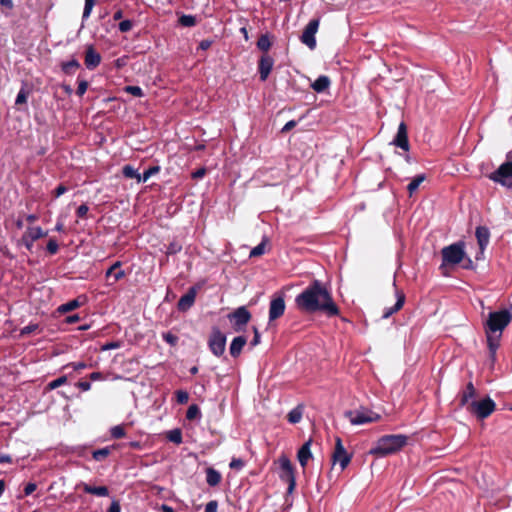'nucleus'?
<instances>
[{
    "label": "nucleus",
    "instance_id": "obj_58",
    "mask_svg": "<svg viewBox=\"0 0 512 512\" xmlns=\"http://www.w3.org/2000/svg\"><path fill=\"white\" fill-rule=\"evenodd\" d=\"M120 347L119 342H109L102 346V350H112V349H118Z\"/></svg>",
    "mask_w": 512,
    "mask_h": 512
},
{
    "label": "nucleus",
    "instance_id": "obj_15",
    "mask_svg": "<svg viewBox=\"0 0 512 512\" xmlns=\"http://www.w3.org/2000/svg\"><path fill=\"white\" fill-rule=\"evenodd\" d=\"M285 311L284 298L279 296L271 300L269 306V321H274L281 317Z\"/></svg>",
    "mask_w": 512,
    "mask_h": 512
},
{
    "label": "nucleus",
    "instance_id": "obj_53",
    "mask_svg": "<svg viewBox=\"0 0 512 512\" xmlns=\"http://www.w3.org/2000/svg\"><path fill=\"white\" fill-rule=\"evenodd\" d=\"M27 101V93L24 89H21L16 97L15 103L17 105L26 103Z\"/></svg>",
    "mask_w": 512,
    "mask_h": 512
},
{
    "label": "nucleus",
    "instance_id": "obj_29",
    "mask_svg": "<svg viewBox=\"0 0 512 512\" xmlns=\"http://www.w3.org/2000/svg\"><path fill=\"white\" fill-rule=\"evenodd\" d=\"M221 479V474L217 470H215L212 467L206 469V482L209 486H217L220 483Z\"/></svg>",
    "mask_w": 512,
    "mask_h": 512
},
{
    "label": "nucleus",
    "instance_id": "obj_52",
    "mask_svg": "<svg viewBox=\"0 0 512 512\" xmlns=\"http://www.w3.org/2000/svg\"><path fill=\"white\" fill-rule=\"evenodd\" d=\"M229 466L231 469L240 470L244 467V461L240 458H233Z\"/></svg>",
    "mask_w": 512,
    "mask_h": 512
},
{
    "label": "nucleus",
    "instance_id": "obj_61",
    "mask_svg": "<svg viewBox=\"0 0 512 512\" xmlns=\"http://www.w3.org/2000/svg\"><path fill=\"white\" fill-rule=\"evenodd\" d=\"M108 512H121V507L118 501H112Z\"/></svg>",
    "mask_w": 512,
    "mask_h": 512
},
{
    "label": "nucleus",
    "instance_id": "obj_55",
    "mask_svg": "<svg viewBox=\"0 0 512 512\" xmlns=\"http://www.w3.org/2000/svg\"><path fill=\"white\" fill-rule=\"evenodd\" d=\"M253 331H254V337H253L252 341L250 342V345L252 347H255L260 343V333L256 327L253 328Z\"/></svg>",
    "mask_w": 512,
    "mask_h": 512
},
{
    "label": "nucleus",
    "instance_id": "obj_44",
    "mask_svg": "<svg viewBox=\"0 0 512 512\" xmlns=\"http://www.w3.org/2000/svg\"><path fill=\"white\" fill-rule=\"evenodd\" d=\"M39 329V325L36 324V323H30L29 325L23 327L21 330H20V336H26V335H29L31 333H34L36 332L37 330Z\"/></svg>",
    "mask_w": 512,
    "mask_h": 512
},
{
    "label": "nucleus",
    "instance_id": "obj_49",
    "mask_svg": "<svg viewBox=\"0 0 512 512\" xmlns=\"http://www.w3.org/2000/svg\"><path fill=\"white\" fill-rule=\"evenodd\" d=\"M46 250L50 254H55L58 251V243L54 239H50L46 244Z\"/></svg>",
    "mask_w": 512,
    "mask_h": 512
},
{
    "label": "nucleus",
    "instance_id": "obj_8",
    "mask_svg": "<svg viewBox=\"0 0 512 512\" xmlns=\"http://www.w3.org/2000/svg\"><path fill=\"white\" fill-rule=\"evenodd\" d=\"M229 320L232 322L233 329L240 332L251 319V313L245 306L238 307L228 315Z\"/></svg>",
    "mask_w": 512,
    "mask_h": 512
},
{
    "label": "nucleus",
    "instance_id": "obj_1",
    "mask_svg": "<svg viewBox=\"0 0 512 512\" xmlns=\"http://www.w3.org/2000/svg\"><path fill=\"white\" fill-rule=\"evenodd\" d=\"M295 302L298 308L305 312L323 311L328 316H335L339 313V309L333 302L329 291L319 280H315L304 289L296 297Z\"/></svg>",
    "mask_w": 512,
    "mask_h": 512
},
{
    "label": "nucleus",
    "instance_id": "obj_17",
    "mask_svg": "<svg viewBox=\"0 0 512 512\" xmlns=\"http://www.w3.org/2000/svg\"><path fill=\"white\" fill-rule=\"evenodd\" d=\"M273 65H274V60L270 55L265 53L261 56V58L259 60L258 70H259V74H260V79L262 81H265L268 78V76L273 68Z\"/></svg>",
    "mask_w": 512,
    "mask_h": 512
},
{
    "label": "nucleus",
    "instance_id": "obj_20",
    "mask_svg": "<svg viewBox=\"0 0 512 512\" xmlns=\"http://www.w3.org/2000/svg\"><path fill=\"white\" fill-rule=\"evenodd\" d=\"M101 62V56L94 50L92 46H89L85 53V65L88 69L96 68Z\"/></svg>",
    "mask_w": 512,
    "mask_h": 512
},
{
    "label": "nucleus",
    "instance_id": "obj_45",
    "mask_svg": "<svg viewBox=\"0 0 512 512\" xmlns=\"http://www.w3.org/2000/svg\"><path fill=\"white\" fill-rule=\"evenodd\" d=\"M96 0H85V6L84 11L82 15V19L85 20L89 18L91 11L93 9V6L95 5Z\"/></svg>",
    "mask_w": 512,
    "mask_h": 512
},
{
    "label": "nucleus",
    "instance_id": "obj_48",
    "mask_svg": "<svg viewBox=\"0 0 512 512\" xmlns=\"http://www.w3.org/2000/svg\"><path fill=\"white\" fill-rule=\"evenodd\" d=\"M177 402L180 404H186L189 400V394L186 391L178 390L176 392Z\"/></svg>",
    "mask_w": 512,
    "mask_h": 512
},
{
    "label": "nucleus",
    "instance_id": "obj_39",
    "mask_svg": "<svg viewBox=\"0 0 512 512\" xmlns=\"http://www.w3.org/2000/svg\"><path fill=\"white\" fill-rule=\"evenodd\" d=\"M200 416H201V412L197 405L193 404V405L189 406V408L186 412V418L188 420H194V419L200 418Z\"/></svg>",
    "mask_w": 512,
    "mask_h": 512
},
{
    "label": "nucleus",
    "instance_id": "obj_40",
    "mask_svg": "<svg viewBox=\"0 0 512 512\" xmlns=\"http://www.w3.org/2000/svg\"><path fill=\"white\" fill-rule=\"evenodd\" d=\"M77 307H79V302H78V300L75 299V300H71L65 304H62L58 308V311L61 313H66V312L76 309Z\"/></svg>",
    "mask_w": 512,
    "mask_h": 512
},
{
    "label": "nucleus",
    "instance_id": "obj_11",
    "mask_svg": "<svg viewBox=\"0 0 512 512\" xmlns=\"http://www.w3.org/2000/svg\"><path fill=\"white\" fill-rule=\"evenodd\" d=\"M47 235L40 227H30L23 235L20 245H24L29 253H37V250L33 249L34 241Z\"/></svg>",
    "mask_w": 512,
    "mask_h": 512
},
{
    "label": "nucleus",
    "instance_id": "obj_32",
    "mask_svg": "<svg viewBox=\"0 0 512 512\" xmlns=\"http://www.w3.org/2000/svg\"><path fill=\"white\" fill-rule=\"evenodd\" d=\"M166 438L177 445L182 443V432L180 429H172L166 433Z\"/></svg>",
    "mask_w": 512,
    "mask_h": 512
},
{
    "label": "nucleus",
    "instance_id": "obj_3",
    "mask_svg": "<svg viewBox=\"0 0 512 512\" xmlns=\"http://www.w3.org/2000/svg\"><path fill=\"white\" fill-rule=\"evenodd\" d=\"M475 268L476 265L471 258H442V263L439 267L444 276H452L461 270H473Z\"/></svg>",
    "mask_w": 512,
    "mask_h": 512
},
{
    "label": "nucleus",
    "instance_id": "obj_60",
    "mask_svg": "<svg viewBox=\"0 0 512 512\" xmlns=\"http://www.w3.org/2000/svg\"><path fill=\"white\" fill-rule=\"evenodd\" d=\"M296 126V121L295 120H290L288 121L282 128V132L283 133H286V132H289L291 129H293L294 127Z\"/></svg>",
    "mask_w": 512,
    "mask_h": 512
},
{
    "label": "nucleus",
    "instance_id": "obj_19",
    "mask_svg": "<svg viewBox=\"0 0 512 512\" xmlns=\"http://www.w3.org/2000/svg\"><path fill=\"white\" fill-rule=\"evenodd\" d=\"M465 243L458 241L442 249L441 256H465Z\"/></svg>",
    "mask_w": 512,
    "mask_h": 512
},
{
    "label": "nucleus",
    "instance_id": "obj_2",
    "mask_svg": "<svg viewBox=\"0 0 512 512\" xmlns=\"http://www.w3.org/2000/svg\"><path fill=\"white\" fill-rule=\"evenodd\" d=\"M407 441L408 437L402 434L382 436L375 442L369 454L379 458L386 457L401 450Z\"/></svg>",
    "mask_w": 512,
    "mask_h": 512
},
{
    "label": "nucleus",
    "instance_id": "obj_5",
    "mask_svg": "<svg viewBox=\"0 0 512 512\" xmlns=\"http://www.w3.org/2000/svg\"><path fill=\"white\" fill-rule=\"evenodd\" d=\"M344 416L347 419H349L352 425H362L366 423L376 422L381 419L380 414L365 407H360L359 409L354 411H345Z\"/></svg>",
    "mask_w": 512,
    "mask_h": 512
},
{
    "label": "nucleus",
    "instance_id": "obj_37",
    "mask_svg": "<svg viewBox=\"0 0 512 512\" xmlns=\"http://www.w3.org/2000/svg\"><path fill=\"white\" fill-rule=\"evenodd\" d=\"M122 173L126 178L129 179H136L138 181L139 178V172L136 168H134L132 165H125L122 168Z\"/></svg>",
    "mask_w": 512,
    "mask_h": 512
},
{
    "label": "nucleus",
    "instance_id": "obj_57",
    "mask_svg": "<svg viewBox=\"0 0 512 512\" xmlns=\"http://www.w3.org/2000/svg\"><path fill=\"white\" fill-rule=\"evenodd\" d=\"M36 488H37V485H36L35 483L30 482V483H28V484L25 486V488H24V494H25L26 496H28V495L32 494V493L36 490Z\"/></svg>",
    "mask_w": 512,
    "mask_h": 512
},
{
    "label": "nucleus",
    "instance_id": "obj_28",
    "mask_svg": "<svg viewBox=\"0 0 512 512\" xmlns=\"http://www.w3.org/2000/svg\"><path fill=\"white\" fill-rule=\"evenodd\" d=\"M330 79L328 76H319L311 85V87L318 93L324 92L330 86Z\"/></svg>",
    "mask_w": 512,
    "mask_h": 512
},
{
    "label": "nucleus",
    "instance_id": "obj_54",
    "mask_svg": "<svg viewBox=\"0 0 512 512\" xmlns=\"http://www.w3.org/2000/svg\"><path fill=\"white\" fill-rule=\"evenodd\" d=\"M87 87H88L87 81H85V80L80 81L79 85H78V88H77V91H76L77 95L80 96V97L83 96L84 93L87 90Z\"/></svg>",
    "mask_w": 512,
    "mask_h": 512
},
{
    "label": "nucleus",
    "instance_id": "obj_10",
    "mask_svg": "<svg viewBox=\"0 0 512 512\" xmlns=\"http://www.w3.org/2000/svg\"><path fill=\"white\" fill-rule=\"evenodd\" d=\"M279 464L281 468L280 478L288 482V491L292 492L296 485L293 466L286 456L280 457Z\"/></svg>",
    "mask_w": 512,
    "mask_h": 512
},
{
    "label": "nucleus",
    "instance_id": "obj_21",
    "mask_svg": "<svg viewBox=\"0 0 512 512\" xmlns=\"http://www.w3.org/2000/svg\"><path fill=\"white\" fill-rule=\"evenodd\" d=\"M396 303L393 307H390V308H386L383 315H382V318L383 319H387L389 318L391 315H393L394 313H396L397 311H399L403 305H404V302H405V295L403 292H400V291H396Z\"/></svg>",
    "mask_w": 512,
    "mask_h": 512
},
{
    "label": "nucleus",
    "instance_id": "obj_34",
    "mask_svg": "<svg viewBox=\"0 0 512 512\" xmlns=\"http://www.w3.org/2000/svg\"><path fill=\"white\" fill-rule=\"evenodd\" d=\"M475 388L472 384V382H469L466 386V390L464 391L462 397H461V405H466L468 404V401L469 399H471L472 397H474L475 395Z\"/></svg>",
    "mask_w": 512,
    "mask_h": 512
},
{
    "label": "nucleus",
    "instance_id": "obj_12",
    "mask_svg": "<svg viewBox=\"0 0 512 512\" xmlns=\"http://www.w3.org/2000/svg\"><path fill=\"white\" fill-rule=\"evenodd\" d=\"M319 27V19H312L307 26L305 27L302 35L301 41L305 45H307L310 49H314L316 47V39L315 34L317 33Z\"/></svg>",
    "mask_w": 512,
    "mask_h": 512
},
{
    "label": "nucleus",
    "instance_id": "obj_22",
    "mask_svg": "<svg viewBox=\"0 0 512 512\" xmlns=\"http://www.w3.org/2000/svg\"><path fill=\"white\" fill-rule=\"evenodd\" d=\"M310 446L311 440H308L302 445L297 454L298 461L303 468L307 465L308 460L312 457Z\"/></svg>",
    "mask_w": 512,
    "mask_h": 512
},
{
    "label": "nucleus",
    "instance_id": "obj_43",
    "mask_svg": "<svg viewBox=\"0 0 512 512\" xmlns=\"http://www.w3.org/2000/svg\"><path fill=\"white\" fill-rule=\"evenodd\" d=\"M110 433L111 436L115 439H119L125 436V430L121 425L113 426L110 430Z\"/></svg>",
    "mask_w": 512,
    "mask_h": 512
},
{
    "label": "nucleus",
    "instance_id": "obj_56",
    "mask_svg": "<svg viewBox=\"0 0 512 512\" xmlns=\"http://www.w3.org/2000/svg\"><path fill=\"white\" fill-rule=\"evenodd\" d=\"M217 507L216 501H210L206 504L204 512H217Z\"/></svg>",
    "mask_w": 512,
    "mask_h": 512
},
{
    "label": "nucleus",
    "instance_id": "obj_6",
    "mask_svg": "<svg viewBox=\"0 0 512 512\" xmlns=\"http://www.w3.org/2000/svg\"><path fill=\"white\" fill-rule=\"evenodd\" d=\"M490 179L508 188L512 187V162L508 161L490 175Z\"/></svg>",
    "mask_w": 512,
    "mask_h": 512
},
{
    "label": "nucleus",
    "instance_id": "obj_63",
    "mask_svg": "<svg viewBox=\"0 0 512 512\" xmlns=\"http://www.w3.org/2000/svg\"><path fill=\"white\" fill-rule=\"evenodd\" d=\"M77 385L82 391H88L91 389V383L87 381L78 382Z\"/></svg>",
    "mask_w": 512,
    "mask_h": 512
},
{
    "label": "nucleus",
    "instance_id": "obj_18",
    "mask_svg": "<svg viewBox=\"0 0 512 512\" xmlns=\"http://www.w3.org/2000/svg\"><path fill=\"white\" fill-rule=\"evenodd\" d=\"M475 236L479 246V253L484 254L485 249L490 241V231L485 226H479L476 228Z\"/></svg>",
    "mask_w": 512,
    "mask_h": 512
},
{
    "label": "nucleus",
    "instance_id": "obj_30",
    "mask_svg": "<svg viewBox=\"0 0 512 512\" xmlns=\"http://www.w3.org/2000/svg\"><path fill=\"white\" fill-rule=\"evenodd\" d=\"M303 411H304L303 405L296 406L294 409H292L288 413V415H287L288 421L291 424L299 423L301 421V419H302Z\"/></svg>",
    "mask_w": 512,
    "mask_h": 512
},
{
    "label": "nucleus",
    "instance_id": "obj_50",
    "mask_svg": "<svg viewBox=\"0 0 512 512\" xmlns=\"http://www.w3.org/2000/svg\"><path fill=\"white\" fill-rule=\"evenodd\" d=\"M163 339L170 345L174 346L178 342V337L172 333H164Z\"/></svg>",
    "mask_w": 512,
    "mask_h": 512
},
{
    "label": "nucleus",
    "instance_id": "obj_33",
    "mask_svg": "<svg viewBox=\"0 0 512 512\" xmlns=\"http://www.w3.org/2000/svg\"><path fill=\"white\" fill-rule=\"evenodd\" d=\"M80 67L76 59L62 63V70L66 74H73Z\"/></svg>",
    "mask_w": 512,
    "mask_h": 512
},
{
    "label": "nucleus",
    "instance_id": "obj_24",
    "mask_svg": "<svg viewBox=\"0 0 512 512\" xmlns=\"http://www.w3.org/2000/svg\"><path fill=\"white\" fill-rule=\"evenodd\" d=\"M80 487L83 488L85 493L96 495L99 497H106L109 494L108 488L106 486L93 487L88 485L87 483H81Z\"/></svg>",
    "mask_w": 512,
    "mask_h": 512
},
{
    "label": "nucleus",
    "instance_id": "obj_4",
    "mask_svg": "<svg viewBox=\"0 0 512 512\" xmlns=\"http://www.w3.org/2000/svg\"><path fill=\"white\" fill-rule=\"evenodd\" d=\"M512 320V313L506 309L491 312L487 320V331L489 333L501 335L502 331Z\"/></svg>",
    "mask_w": 512,
    "mask_h": 512
},
{
    "label": "nucleus",
    "instance_id": "obj_59",
    "mask_svg": "<svg viewBox=\"0 0 512 512\" xmlns=\"http://www.w3.org/2000/svg\"><path fill=\"white\" fill-rule=\"evenodd\" d=\"M89 208L86 204H82L78 207L77 209V215L78 217H84L86 216L87 212H88Z\"/></svg>",
    "mask_w": 512,
    "mask_h": 512
},
{
    "label": "nucleus",
    "instance_id": "obj_47",
    "mask_svg": "<svg viewBox=\"0 0 512 512\" xmlns=\"http://www.w3.org/2000/svg\"><path fill=\"white\" fill-rule=\"evenodd\" d=\"M181 245L177 242H172L170 244V246L168 247V250H167V256H171V255H174V254H177V253H180L181 252Z\"/></svg>",
    "mask_w": 512,
    "mask_h": 512
},
{
    "label": "nucleus",
    "instance_id": "obj_13",
    "mask_svg": "<svg viewBox=\"0 0 512 512\" xmlns=\"http://www.w3.org/2000/svg\"><path fill=\"white\" fill-rule=\"evenodd\" d=\"M351 456L346 452L341 439L336 438L335 450L332 455L333 464H339L341 470H344L350 463Z\"/></svg>",
    "mask_w": 512,
    "mask_h": 512
},
{
    "label": "nucleus",
    "instance_id": "obj_41",
    "mask_svg": "<svg viewBox=\"0 0 512 512\" xmlns=\"http://www.w3.org/2000/svg\"><path fill=\"white\" fill-rule=\"evenodd\" d=\"M179 23L184 27H192L196 24V19L192 15H182L179 18Z\"/></svg>",
    "mask_w": 512,
    "mask_h": 512
},
{
    "label": "nucleus",
    "instance_id": "obj_7",
    "mask_svg": "<svg viewBox=\"0 0 512 512\" xmlns=\"http://www.w3.org/2000/svg\"><path fill=\"white\" fill-rule=\"evenodd\" d=\"M469 409L472 413L476 414L478 418L484 419L495 410V402L490 397L480 401H472L469 404Z\"/></svg>",
    "mask_w": 512,
    "mask_h": 512
},
{
    "label": "nucleus",
    "instance_id": "obj_31",
    "mask_svg": "<svg viewBox=\"0 0 512 512\" xmlns=\"http://www.w3.org/2000/svg\"><path fill=\"white\" fill-rule=\"evenodd\" d=\"M426 179L424 174L415 176L412 181L408 184L407 189L409 194L412 195L420 186V184Z\"/></svg>",
    "mask_w": 512,
    "mask_h": 512
},
{
    "label": "nucleus",
    "instance_id": "obj_51",
    "mask_svg": "<svg viewBox=\"0 0 512 512\" xmlns=\"http://www.w3.org/2000/svg\"><path fill=\"white\" fill-rule=\"evenodd\" d=\"M133 23L131 20H123L119 23V30L121 32H128L132 29Z\"/></svg>",
    "mask_w": 512,
    "mask_h": 512
},
{
    "label": "nucleus",
    "instance_id": "obj_26",
    "mask_svg": "<svg viewBox=\"0 0 512 512\" xmlns=\"http://www.w3.org/2000/svg\"><path fill=\"white\" fill-rule=\"evenodd\" d=\"M124 276V271L121 269V262L117 261L115 262L107 271H106V277L108 279L113 278V282L118 281Z\"/></svg>",
    "mask_w": 512,
    "mask_h": 512
},
{
    "label": "nucleus",
    "instance_id": "obj_64",
    "mask_svg": "<svg viewBox=\"0 0 512 512\" xmlns=\"http://www.w3.org/2000/svg\"><path fill=\"white\" fill-rule=\"evenodd\" d=\"M70 366H72L76 371L86 368V364L84 362L71 363Z\"/></svg>",
    "mask_w": 512,
    "mask_h": 512
},
{
    "label": "nucleus",
    "instance_id": "obj_27",
    "mask_svg": "<svg viewBox=\"0 0 512 512\" xmlns=\"http://www.w3.org/2000/svg\"><path fill=\"white\" fill-rule=\"evenodd\" d=\"M269 241L267 238H264L261 243H259L257 246L252 248L249 252V256L256 257V256H262L265 253H270V248H268Z\"/></svg>",
    "mask_w": 512,
    "mask_h": 512
},
{
    "label": "nucleus",
    "instance_id": "obj_42",
    "mask_svg": "<svg viewBox=\"0 0 512 512\" xmlns=\"http://www.w3.org/2000/svg\"><path fill=\"white\" fill-rule=\"evenodd\" d=\"M66 382H67V376L58 377L57 379H55V380L51 381L50 383H48L47 389L48 390L56 389V388L64 385Z\"/></svg>",
    "mask_w": 512,
    "mask_h": 512
},
{
    "label": "nucleus",
    "instance_id": "obj_25",
    "mask_svg": "<svg viewBox=\"0 0 512 512\" xmlns=\"http://www.w3.org/2000/svg\"><path fill=\"white\" fill-rule=\"evenodd\" d=\"M487 334V344L490 352V357L494 361L495 360V354L499 347V339L501 335H496L493 333L486 332Z\"/></svg>",
    "mask_w": 512,
    "mask_h": 512
},
{
    "label": "nucleus",
    "instance_id": "obj_36",
    "mask_svg": "<svg viewBox=\"0 0 512 512\" xmlns=\"http://www.w3.org/2000/svg\"><path fill=\"white\" fill-rule=\"evenodd\" d=\"M159 166H152L145 170L142 174H139L138 183L146 182L148 179L159 172Z\"/></svg>",
    "mask_w": 512,
    "mask_h": 512
},
{
    "label": "nucleus",
    "instance_id": "obj_35",
    "mask_svg": "<svg viewBox=\"0 0 512 512\" xmlns=\"http://www.w3.org/2000/svg\"><path fill=\"white\" fill-rule=\"evenodd\" d=\"M111 453L110 447H104L98 450H94L92 452V457L96 461H103L105 460Z\"/></svg>",
    "mask_w": 512,
    "mask_h": 512
},
{
    "label": "nucleus",
    "instance_id": "obj_23",
    "mask_svg": "<svg viewBox=\"0 0 512 512\" xmlns=\"http://www.w3.org/2000/svg\"><path fill=\"white\" fill-rule=\"evenodd\" d=\"M247 343V339L244 336L235 337L230 344V354L232 357H238Z\"/></svg>",
    "mask_w": 512,
    "mask_h": 512
},
{
    "label": "nucleus",
    "instance_id": "obj_9",
    "mask_svg": "<svg viewBox=\"0 0 512 512\" xmlns=\"http://www.w3.org/2000/svg\"><path fill=\"white\" fill-rule=\"evenodd\" d=\"M208 346L215 356L223 355L226 347V336L218 328H214L210 334Z\"/></svg>",
    "mask_w": 512,
    "mask_h": 512
},
{
    "label": "nucleus",
    "instance_id": "obj_16",
    "mask_svg": "<svg viewBox=\"0 0 512 512\" xmlns=\"http://www.w3.org/2000/svg\"><path fill=\"white\" fill-rule=\"evenodd\" d=\"M392 144L403 149L404 151L409 150L407 126L405 125L404 122H401L399 124L397 134H396Z\"/></svg>",
    "mask_w": 512,
    "mask_h": 512
},
{
    "label": "nucleus",
    "instance_id": "obj_62",
    "mask_svg": "<svg viewBox=\"0 0 512 512\" xmlns=\"http://www.w3.org/2000/svg\"><path fill=\"white\" fill-rule=\"evenodd\" d=\"M206 174V169L205 168H200L198 170H196L195 172L192 173V177L194 179H200L202 178L204 175Z\"/></svg>",
    "mask_w": 512,
    "mask_h": 512
},
{
    "label": "nucleus",
    "instance_id": "obj_14",
    "mask_svg": "<svg viewBox=\"0 0 512 512\" xmlns=\"http://www.w3.org/2000/svg\"><path fill=\"white\" fill-rule=\"evenodd\" d=\"M196 295V287H190L189 290L179 299L177 303L178 310L181 312H186L189 310L195 302Z\"/></svg>",
    "mask_w": 512,
    "mask_h": 512
},
{
    "label": "nucleus",
    "instance_id": "obj_38",
    "mask_svg": "<svg viewBox=\"0 0 512 512\" xmlns=\"http://www.w3.org/2000/svg\"><path fill=\"white\" fill-rule=\"evenodd\" d=\"M257 47L263 52H267L270 49L271 41L267 34H263L260 36V38L257 41Z\"/></svg>",
    "mask_w": 512,
    "mask_h": 512
},
{
    "label": "nucleus",
    "instance_id": "obj_46",
    "mask_svg": "<svg viewBox=\"0 0 512 512\" xmlns=\"http://www.w3.org/2000/svg\"><path fill=\"white\" fill-rule=\"evenodd\" d=\"M124 90L135 97L143 96V91L139 86H126Z\"/></svg>",
    "mask_w": 512,
    "mask_h": 512
}]
</instances>
